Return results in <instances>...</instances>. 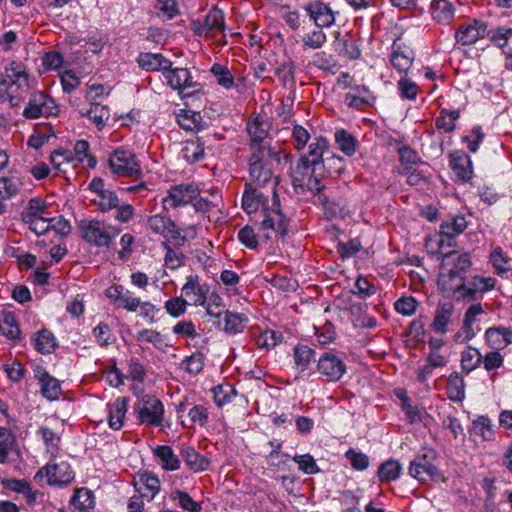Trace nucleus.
Returning a JSON list of instances; mask_svg holds the SVG:
<instances>
[{
    "mask_svg": "<svg viewBox=\"0 0 512 512\" xmlns=\"http://www.w3.org/2000/svg\"><path fill=\"white\" fill-rule=\"evenodd\" d=\"M20 181L16 177H0V199L6 201L19 193Z\"/></svg>",
    "mask_w": 512,
    "mask_h": 512,
    "instance_id": "obj_51",
    "label": "nucleus"
},
{
    "mask_svg": "<svg viewBox=\"0 0 512 512\" xmlns=\"http://www.w3.org/2000/svg\"><path fill=\"white\" fill-rule=\"evenodd\" d=\"M181 456L184 459L186 465L194 472L204 471L208 468V459L198 453L193 447H182Z\"/></svg>",
    "mask_w": 512,
    "mask_h": 512,
    "instance_id": "obj_30",
    "label": "nucleus"
},
{
    "mask_svg": "<svg viewBox=\"0 0 512 512\" xmlns=\"http://www.w3.org/2000/svg\"><path fill=\"white\" fill-rule=\"evenodd\" d=\"M242 207L248 213L252 214L261 209L262 220L260 229L264 232L266 239H271L270 232L279 234L282 237L287 235L288 219L280 210V201L278 195L273 192L272 206H266V197L262 192L256 189V186L247 184L242 197Z\"/></svg>",
    "mask_w": 512,
    "mask_h": 512,
    "instance_id": "obj_1",
    "label": "nucleus"
},
{
    "mask_svg": "<svg viewBox=\"0 0 512 512\" xmlns=\"http://www.w3.org/2000/svg\"><path fill=\"white\" fill-rule=\"evenodd\" d=\"M318 202L323 206L325 216L328 219H333L342 216L344 208L334 200H331L326 194H320Z\"/></svg>",
    "mask_w": 512,
    "mask_h": 512,
    "instance_id": "obj_55",
    "label": "nucleus"
},
{
    "mask_svg": "<svg viewBox=\"0 0 512 512\" xmlns=\"http://www.w3.org/2000/svg\"><path fill=\"white\" fill-rule=\"evenodd\" d=\"M163 76L167 80V84L175 89L181 90L184 88L192 87V77L187 68H165Z\"/></svg>",
    "mask_w": 512,
    "mask_h": 512,
    "instance_id": "obj_24",
    "label": "nucleus"
},
{
    "mask_svg": "<svg viewBox=\"0 0 512 512\" xmlns=\"http://www.w3.org/2000/svg\"><path fill=\"white\" fill-rule=\"evenodd\" d=\"M111 172L119 177L138 179L142 176L141 165L135 153L127 148H116L108 159Z\"/></svg>",
    "mask_w": 512,
    "mask_h": 512,
    "instance_id": "obj_5",
    "label": "nucleus"
},
{
    "mask_svg": "<svg viewBox=\"0 0 512 512\" xmlns=\"http://www.w3.org/2000/svg\"><path fill=\"white\" fill-rule=\"evenodd\" d=\"M345 457L350 461L355 470L363 471L369 466V458L362 452L350 448L346 451Z\"/></svg>",
    "mask_w": 512,
    "mask_h": 512,
    "instance_id": "obj_63",
    "label": "nucleus"
},
{
    "mask_svg": "<svg viewBox=\"0 0 512 512\" xmlns=\"http://www.w3.org/2000/svg\"><path fill=\"white\" fill-rule=\"evenodd\" d=\"M483 367L487 372L499 369L504 364V357L500 354L499 350H493L482 355Z\"/></svg>",
    "mask_w": 512,
    "mask_h": 512,
    "instance_id": "obj_61",
    "label": "nucleus"
},
{
    "mask_svg": "<svg viewBox=\"0 0 512 512\" xmlns=\"http://www.w3.org/2000/svg\"><path fill=\"white\" fill-rule=\"evenodd\" d=\"M450 167L457 179L468 182L473 175L472 161L469 155L463 151H455L450 154Z\"/></svg>",
    "mask_w": 512,
    "mask_h": 512,
    "instance_id": "obj_19",
    "label": "nucleus"
},
{
    "mask_svg": "<svg viewBox=\"0 0 512 512\" xmlns=\"http://www.w3.org/2000/svg\"><path fill=\"white\" fill-rule=\"evenodd\" d=\"M0 333L10 340H19L21 331L12 313L4 314L0 320Z\"/></svg>",
    "mask_w": 512,
    "mask_h": 512,
    "instance_id": "obj_46",
    "label": "nucleus"
},
{
    "mask_svg": "<svg viewBox=\"0 0 512 512\" xmlns=\"http://www.w3.org/2000/svg\"><path fill=\"white\" fill-rule=\"evenodd\" d=\"M430 14L438 24L448 25L455 16V7L449 0H432Z\"/></svg>",
    "mask_w": 512,
    "mask_h": 512,
    "instance_id": "obj_22",
    "label": "nucleus"
},
{
    "mask_svg": "<svg viewBox=\"0 0 512 512\" xmlns=\"http://www.w3.org/2000/svg\"><path fill=\"white\" fill-rule=\"evenodd\" d=\"M472 266V261L468 253H462L457 256L453 262V266L448 273L441 274V281L445 291L454 284H459L462 278L468 277V272Z\"/></svg>",
    "mask_w": 512,
    "mask_h": 512,
    "instance_id": "obj_14",
    "label": "nucleus"
},
{
    "mask_svg": "<svg viewBox=\"0 0 512 512\" xmlns=\"http://www.w3.org/2000/svg\"><path fill=\"white\" fill-rule=\"evenodd\" d=\"M314 356L315 351L307 345L298 344L293 349L294 363L301 372L308 368Z\"/></svg>",
    "mask_w": 512,
    "mask_h": 512,
    "instance_id": "obj_43",
    "label": "nucleus"
},
{
    "mask_svg": "<svg viewBox=\"0 0 512 512\" xmlns=\"http://www.w3.org/2000/svg\"><path fill=\"white\" fill-rule=\"evenodd\" d=\"M136 341L140 343H150L156 348H161L164 342L163 335L154 329H142L135 336Z\"/></svg>",
    "mask_w": 512,
    "mask_h": 512,
    "instance_id": "obj_57",
    "label": "nucleus"
},
{
    "mask_svg": "<svg viewBox=\"0 0 512 512\" xmlns=\"http://www.w3.org/2000/svg\"><path fill=\"white\" fill-rule=\"evenodd\" d=\"M154 454L161 460L162 468L168 471H175L180 467V460L168 445H159L155 448Z\"/></svg>",
    "mask_w": 512,
    "mask_h": 512,
    "instance_id": "obj_37",
    "label": "nucleus"
},
{
    "mask_svg": "<svg viewBox=\"0 0 512 512\" xmlns=\"http://www.w3.org/2000/svg\"><path fill=\"white\" fill-rule=\"evenodd\" d=\"M322 176V173H318V170L313 168L299 169V167H296L292 176V184L295 188H301L302 191L306 189L312 192L319 199V195L323 194L322 190L324 188L321 181Z\"/></svg>",
    "mask_w": 512,
    "mask_h": 512,
    "instance_id": "obj_11",
    "label": "nucleus"
},
{
    "mask_svg": "<svg viewBox=\"0 0 512 512\" xmlns=\"http://www.w3.org/2000/svg\"><path fill=\"white\" fill-rule=\"evenodd\" d=\"M397 88L402 98L407 100H415L417 98L419 87L414 81L401 77L397 83Z\"/></svg>",
    "mask_w": 512,
    "mask_h": 512,
    "instance_id": "obj_58",
    "label": "nucleus"
},
{
    "mask_svg": "<svg viewBox=\"0 0 512 512\" xmlns=\"http://www.w3.org/2000/svg\"><path fill=\"white\" fill-rule=\"evenodd\" d=\"M418 302L412 296H402L394 303L395 310L404 315L411 316L417 310Z\"/></svg>",
    "mask_w": 512,
    "mask_h": 512,
    "instance_id": "obj_60",
    "label": "nucleus"
},
{
    "mask_svg": "<svg viewBox=\"0 0 512 512\" xmlns=\"http://www.w3.org/2000/svg\"><path fill=\"white\" fill-rule=\"evenodd\" d=\"M183 294L191 300L194 306H205L208 288L199 283L198 276H189L182 287Z\"/></svg>",
    "mask_w": 512,
    "mask_h": 512,
    "instance_id": "obj_20",
    "label": "nucleus"
},
{
    "mask_svg": "<svg viewBox=\"0 0 512 512\" xmlns=\"http://www.w3.org/2000/svg\"><path fill=\"white\" fill-rule=\"evenodd\" d=\"M482 354L476 348L468 346L461 352V369L466 374L477 369L482 363Z\"/></svg>",
    "mask_w": 512,
    "mask_h": 512,
    "instance_id": "obj_39",
    "label": "nucleus"
},
{
    "mask_svg": "<svg viewBox=\"0 0 512 512\" xmlns=\"http://www.w3.org/2000/svg\"><path fill=\"white\" fill-rule=\"evenodd\" d=\"M134 411L140 424L161 426L164 419L162 401L154 395L142 394L134 405Z\"/></svg>",
    "mask_w": 512,
    "mask_h": 512,
    "instance_id": "obj_6",
    "label": "nucleus"
},
{
    "mask_svg": "<svg viewBox=\"0 0 512 512\" xmlns=\"http://www.w3.org/2000/svg\"><path fill=\"white\" fill-rule=\"evenodd\" d=\"M82 116L92 120L97 128L101 130L106 125V122L110 117V111L106 106L99 103H92L90 108L86 112L82 113Z\"/></svg>",
    "mask_w": 512,
    "mask_h": 512,
    "instance_id": "obj_42",
    "label": "nucleus"
},
{
    "mask_svg": "<svg viewBox=\"0 0 512 512\" xmlns=\"http://www.w3.org/2000/svg\"><path fill=\"white\" fill-rule=\"evenodd\" d=\"M79 230L87 243L106 248L110 247L113 239L121 232V229L96 219L81 220Z\"/></svg>",
    "mask_w": 512,
    "mask_h": 512,
    "instance_id": "obj_3",
    "label": "nucleus"
},
{
    "mask_svg": "<svg viewBox=\"0 0 512 512\" xmlns=\"http://www.w3.org/2000/svg\"><path fill=\"white\" fill-rule=\"evenodd\" d=\"M335 141L339 149L348 156L355 154L357 150V140L346 130H338L335 132Z\"/></svg>",
    "mask_w": 512,
    "mask_h": 512,
    "instance_id": "obj_49",
    "label": "nucleus"
},
{
    "mask_svg": "<svg viewBox=\"0 0 512 512\" xmlns=\"http://www.w3.org/2000/svg\"><path fill=\"white\" fill-rule=\"evenodd\" d=\"M460 281L462 282L448 287V292L455 294L458 299L468 301L478 300L484 292L492 290L496 284L495 278L480 275H469Z\"/></svg>",
    "mask_w": 512,
    "mask_h": 512,
    "instance_id": "obj_4",
    "label": "nucleus"
},
{
    "mask_svg": "<svg viewBox=\"0 0 512 512\" xmlns=\"http://www.w3.org/2000/svg\"><path fill=\"white\" fill-rule=\"evenodd\" d=\"M57 114L58 107L54 99L42 91H37L30 95L29 101L22 113L26 119H37Z\"/></svg>",
    "mask_w": 512,
    "mask_h": 512,
    "instance_id": "obj_7",
    "label": "nucleus"
},
{
    "mask_svg": "<svg viewBox=\"0 0 512 512\" xmlns=\"http://www.w3.org/2000/svg\"><path fill=\"white\" fill-rule=\"evenodd\" d=\"M206 313L214 318L219 319L222 314L224 315V302L223 299L216 293L207 296Z\"/></svg>",
    "mask_w": 512,
    "mask_h": 512,
    "instance_id": "obj_59",
    "label": "nucleus"
},
{
    "mask_svg": "<svg viewBox=\"0 0 512 512\" xmlns=\"http://www.w3.org/2000/svg\"><path fill=\"white\" fill-rule=\"evenodd\" d=\"M401 471V464L397 460L389 459L380 465L377 474L381 482H391L400 476Z\"/></svg>",
    "mask_w": 512,
    "mask_h": 512,
    "instance_id": "obj_45",
    "label": "nucleus"
},
{
    "mask_svg": "<svg viewBox=\"0 0 512 512\" xmlns=\"http://www.w3.org/2000/svg\"><path fill=\"white\" fill-rule=\"evenodd\" d=\"M224 26V13L214 7L208 11L203 22L198 23L195 32L206 37L214 36L218 32H223Z\"/></svg>",
    "mask_w": 512,
    "mask_h": 512,
    "instance_id": "obj_18",
    "label": "nucleus"
},
{
    "mask_svg": "<svg viewBox=\"0 0 512 512\" xmlns=\"http://www.w3.org/2000/svg\"><path fill=\"white\" fill-rule=\"evenodd\" d=\"M280 161L279 153L270 144L253 145L249 158L250 182L247 184L261 187L273 182L275 186L277 177L274 170Z\"/></svg>",
    "mask_w": 512,
    "mask_h": 512,
    "instance_id": "obj_2",
    "label": "nucleus"
},
{
    "mask_svg": "<svg viewBox=\"0 0 512 512\" xmlns=\"http://www.w3.org/2000/svg\"><path fill=\"white\" fill-rule=\"evenodd\" d=\"M446 391L448 398L453 402H462L465 398V381L458 373L453 372L449 375Z\"/></svg>",
    "mask_w": 512,
    "mask_h": 512,
    "instance_id": "obj_31",
    "label": "nucleus"
},
{
    "mask_svg": "<svg viewBox=\"0 0 512 512\" xmlns=\"http://www.w3.org/2000/svg\"><path fill=\"white\" fill-rule=\"evenodd\" d=\"M247 132L250 136V150L253 145L269 144L265 141L268 135V124L256 118L247 125Z\"/></svg>",
    "mask_w": 512,
    "mask_h": 512,
    "instance_id": "obj_35",
    "label": "nucleus"
},
{
    "mask_svg": "<svg viewBox=\"0 0 512 512\" xmlns=\"http://www.w3.org/2000/svg\"><path fill=\"white\" fill-rule=\"evenodd\" d=\"M335 49L340 55L351 60H356L361 55V50L359 49L357 41L351 37H340L339 33L336 35Z\"/></svg>",
    "mask_w": 512,
    "mask_h": 512,
    "instance_id": "obj_34",
    "label": "nucleus"
},
{
    "mask_svg": "<svg viewBox=\"0 0 512 512\" xmlns=\"http://www.w3.org/2000/svg\"><path fill=\"white\" fill-rule=\"evenodd\" d=\"M149 228L157 234L164 237L170 236L173 240L185 242L186 237L182 235V230L173 220L161 214H156L148 219Z\"/></svg>",
    "mask_w": 512,
    "mask_h": 512,
    "instance_id": "obj_15",
    "label": "nucleus"
},
{
    "mask_svg": "<svg viewBox=\"0 0 512 512\" xmlns=\"http://www.w3.org/2000/svg\"><path fill=\"white\" fill-rule=\"evenodd\" d=\"M182 154L188 162H198L204 157V143L200 139L187 141L182 149Z\"/></svg>",
    "mask_w": 512,
    "mask_h": 512,
    "instance_id": "obj_48",
    "label": "nucleus"
},
{
    "mask_svg": "<svg viewBox=\"0 0 512 512\" xmlns=\"http://www.w3.org/2000/svg\"><path fill=\"white\" fill-rule=\"evenodd\" d=\"M280 337L281 335L277 334L275 331L267 329L256 337V344L258 348L270 349L277 345Z\"/></svg>",
    "mask_w": 512,
    "mask_h": 512,
    "instance_id": "obj_64",
    "label": "nucleus"
},
{
    "mask_svg": "<svg viewBox=\"0 0 512 512\" xmlns=\"http://www.w3.org/2000/svg\"><path fill=\"white\" fill-rule=\"evenodd\" d=\"M34 347L42 353H52L56 348V340L52 332L43 329L35 334Z\"/></svg>",
    "mask_w": 512,
    "mask_h": 512,
    "instance_id": "obj_44",
    "label": "nucleus"
},
{
    "mask_svg": "<svg viewBox=\"0 0 512 512\" xmlns=\"http://www.w3.org/2000/svg\"><path fill=\"white\" fill-rule=\"evenodd\" d=\"M47 213V204L40 197L31 198L21 212V220L28 224L37 218H42Z\"/></svg>",
    "mask_w": 512,
    "mask_h": 512,
    "instance_id": "obj_29",
    "label": "nucleus"
},
{
    "mask_svg": "<svg viewBox=\"0 0 512 512\" xmlns=\"http://www.w3.org/2000/svg\"><path fill=\"white\" fill-rule=\"evenodd\" d=\"M490 261L498 275H503L509 270L507 267L509 258L503 254L500 247H497L492 251L490 254Z\"/></svg>",
    "mask_w": 512,
    "mask_h": 512,
    "instance_id": "obj_62",
    "label": "nucleus"
},
{
    "mask_svg": "<svg viewBox=\"0 0 512 512\" xmlns=\"http://www.w3.org/2000/svg\"><path fill=\"white\" fill-rule=\"evenodd\" d=\"M139 66L147 71H165V68H170L172 62L166 59L162 54L141 53L137 59Z\"/></svg>",
    "mask_w": 512,
    "mask_h": 512,
    "instance_id": "obj_28",
    "label": "nucleus"
},
{
    "mask_svg": "<svg viewBox=\"0 0 512 512\" xmlns=\"http://www.w3.org/2000/svg\"><path fill=\"white\" fill-rule=\"evenodd\" d=\"M486 28V24L479 20L460 25L455 33L456 42L463 46L472 45L478 39L484 37Z\"/></svg>",
    "mask_w": 512,
    "mask_h": 512,
    "instance_id": "obj_17",
    "label": "nucleus"
},
{
    "mask_svg": "<svg viewBox=\"0 0 512 512\" xmlns=\"http://www.w3.org/2000/svg\"><path fill=\"white\" fill-rule=\"evenodd\" d=\"M137 491L144 497L152 500L160 490V482L158 478L149 472L138 475V479L134 482Z\"/></svg>",
    "mask_w": 512,
    "mask_h": 512,
    "instance_id": "obj_26",
    "label": "nucleus"
},
{
    "mask_svg": "<svg viewBox=\"0 0 512 512\" xmlns=\"http://www.w3.org/2000/svg\"><path fill=\"white\" fill-rule=\"evenodd\" d=\"M328 152V141L324 137L316 138L308 148V153L303 155L296 167L299 169L320 170V164L325 166L324 155Z\"/></svg>",
    "mask_w": 512,
    "mask_h": 512,
    "instance_id": "obj_12",
    "label": "nucleus"
},
{
    "mask_svg": "<svg viewBox=\"0 0 512 512\" xmlns=\"http://www.w3.org/2000/svg\"><path fill=\"white\" fill-rule=\"evenodd\" d=\"M128 407V398H117L109 406L108 422L109 426L114 430H119L123 427L125 414Z\"/></svg>",
    "mask_w": 512,
    "mask_h": 512,
    "instance_id": "obj_27",
    "label": "nucleus"
},
{
    "mask_svg": "<svg viewBox=\"0 0 512 512\" xmlns=\"http://www.w3.org/2000/svg\"><path fill=\"white\" fill-rule=\"evenodd\" d=\"M409 474L422 483L442 478L440 471L431 462L428 454L417 455L413 459L410 463Z\"/></svg>",
    "mask_w": 512,
    "mask_h": 512,
    "instance_id": "obj_13",
    "label": "nucleus"
},
{
    "mask_svg": "<svg viewBox=\"0 0 512 512\" xmlns=\"http://www.w3.org/2000/svg\"><path fill=\"white\" fill-rule=\"evenodd\" d=\"M177 122L182 129L187 131H199L204 128L200 113L191 110H182L177 115Z\"/></svg>",
    "mask_w": 512,
    "mask_h": 512,
    "instance_id": "obj_36",
    "label": "nucleus"
},
{
    "mask_svg": "<svg viewBox=\"0 0 512 512\" xmlns=\"http://www.w3.org/2000/svg\"><path fill=\"white\" fill-rule=\"evenodd\" d=\"M171 499L178 501L179 506L189 512H199L201 505L194 501L190 495L184 491L176 490L171 493Z\"/></svg>",
    "mask_w": 512,
    "mask_h": 512,
    "instance_id": "obj_56",
    "label": "nucleus"
},
{
    "mask_svg": "<svg viewBox=\"0 0 512 512\" xmlns=\"http://www.w3.org/2000/svg\"><path fill=\"white\" fill-rule=\"evenodd\" d=\"M304 9L318 28L330 27L335 23L334 12L320 0L309 2Z\"/></svg>",
    "mask_w": 512,
    "mask_h": 512,
    "instance_id": "obj_16",
    "label": "nucleus"
},
{
    "mask_svg": "<svg viewBox=\"0 0 512 512\" xmlns=\"http://www.w3.org/2000/svg\"><path fill=\"white\" fill-rule=\"evenodd\" d=\"M9 82L8 102L11 107H17L25 99L29 89L28 78H17Z\"/></svg>",
    "mask_w": 512,
    "mask_h": 512,
    "instance_id": "obj_32",
    "label": "nucleus"
},
{
    "mask_svg": "<svg viewBox=\"0 0 512 512\" xmlns=\"http://www.w3.org/2000/svg\"><path fill=\"white\" fill-rule=\"evenodd\" d=\"M199 195V189L193 184H179L170 187L168 195L163 198L164 210L176 209L192 203Z\"/></svg>",
    "mask_w": 512,
    "mask_h": 512,
    "instance_id": "obj_9",
    "label": "nucleus"
},
{
    "mask_svg": "<svg viewBox=\"0 0 512 512\" xmlns=\"http://www.w3.org/2000/svg\"><path fill=\"white\" fill-rule=\"evenodd\" d=\"M47 478V484L53 486H65L74 479V473L70 465L61 461L59 463H48L42 467L36 474L35 480Z\"/></svg>",
    "mask_w": 512,
    "mask_h": 512,
    "instance_id": "obj_8",
    "label": "nucleus"
},
{
    "mask_svg": "<svg viewBox=\"0 0 512 512\" xmlns=\"http://www.w3.org/2000/svg\"><path fill=\"white\" fill-rule=\"evenodd\" d=\"M485 340L491 348L495 350L503 349L512 344V328L489 327L485 332Z\"/></svg>",
    "mask_w": 512,
    "mask_h": 512,
    "instance_id": "obj_21",
    "label": "nucleus"
},
{
    "mask_svg": "<svg viewBox=\"0 0 512 512\" xmlns=\"http://www.w3.org/2000/svg\"><path fill=\"white\" fill-rule=\"evenodd\" d=\"M301 41L305 48L317 50L324 46L327 41V36L322 31V28L317 27V29L305 33Z\"/></svg>",
    "mask_w": 512,
    "mask_h": 512,
    "instance_id": "obj_50",
    "label": "nucleus"
},
{
    "mask_svg": "<svg viewBox=\"0 0 512 512\" xmlns=\"http://www.w3.org/2000/svg\"><path fill=\"white\" fill-rule=\"evenodd\" d=\"M210 71L216 78L218 85L226 89H230L234 86V77L226 66L214 63Z\"/></svg>",
    "mask_w": 512,
    "mask_h": 512,
    "instance_id": "obj_52",
    "label": "nucleus"
},
{
    "mask_svg": "<svg viewBox=\"0 0 512 512\" xmlns=\"http://www.w3.org/2000/svg\"><path fill=\"white\" fill-rule=\"evenodd\" d=\"M414 61V54L409 49H403L396 43L392 46L390 54V63L393 68L400 74H406L411 68Z\"/></svg>",
    "mask_w": 512,
    "mask_h": 512,
    "instance_id": "obj_23",
    "label": "nucleus"
},
{
    "mask_svg": "<svg viewBox=\"0 0 512 512\" xmlns=\"http://www.w3.org/2000/svg\"><path fill=\"white\" fill-rule=\"evenodd\" d=\"M247 318L240 313L231 312L226 310L224 312V326L223 331L228 334H237L243 331L245 327V321Z\"/></svg>",
    "mask_w": 512,
    "mask_h": 512,
    "instance_id": "obj_41",
    "label": "nucleus"
},
{
    "mask_svg": "<svg viewBox=\"0 0 512 512\" xmlns=\"http://www.w3.org/2000/svg\"><path fill=\"white\" fill-rule=\"evenodd\" d=\"M454 311L452 303H440L435 311L434 319L431 323V328L435 333L445 334L448 331V325Z\"/></svg>",
    "mask_w": 512,
    "mask_h": 512,
    "instance_id": "obj_25",
    "label": "nucleus"
},
{
    "mask_svg": "<svg viewBox=\"0 0 512 512\" xmlns=\"http://www.w3.org/2000/svg\"><path fill=\"white\" fill-rule=\"evenodd\" d=\"M316 369L325 381L336 382L346 372V364L337 355L325 352L318 359Z\"/></svg>",
    "mask_w": 512,
    "mask_h": 512,
    "instance_id": "obj_10",
    "label": "nucleus"
},
{
    "mask_svg": "<svg viewBox=\"0 0 512 512\" xmlns=\"http://www.w3.org/2000/svg\"><path fill=\"white\" fill-rule=\"evenodd\" d=\"M38 433L41 435L42 440L46 446V452L49 453L52 457H56L60 450V436L47 427H41Z\"/></svg>",
    "mask_w": 512,
    "mask_h": 512,
    "instance_id": "obj_47",
    "label": "nucleus"
},
{
    "mask_svg": "<svg viewBox=\"0 0 512 512\" xmlns=\"http://www.w3.org/2000/svg\"><path fill=\"white\" fill-rule=\"evenodd\" d=\"M71 504L78 512H89L94 507L95 498L89 489L80 488L75 491Z\"/></svg>",
    "mask_w": 512,
    "mask_h": 512,
    "instance_id": "obj_38",
    "label": "nucleus"
},
{
    "mask_svg": "<svg viewBox=\"0 0 512 512\" xmlns=\"http://www.w3.org/2000/svg\"><path fill=\"white\" fill-rule=\"evenodd\" d=\"M74 153L77 159L84 163L86 162L89 168H95L97 159L89 152V143L86 140H78L74 145Z\"/></svg>",
    "mask_w": 512,
    "mask_h": 512,
    "instance_id": "obj_53",
    "label": "nucleus"
},
{
    "mask_svg": "<svg viewBox=\"0 0 512 512\" xmlns=\"http://www.w3.org/2000/svg\"><path fill=\"white\" fill-rule=\"evenodd\" d=\"M467 227V221L464 216H456L450 221L443 222L440 226L441 242L444 238L449 241L461 234Z\"/></svg>",
    "mask_w": 512,
    "mask_h": 512,
    "instance_id": "obj_33",
    "label": "nucleus"
},
{
    "mask_svg": "<svg viewBox=\"0 0 512 512\" xmlns=\"http://www.w3.org/2000/svg\"><path fill=\"white\" fill-rule=\"evenodd\" d=\"M94 202L102 212H106L118 207L119 198L114 191L106 189L97 196Z\"/></svg>",
    "mask_w": 512,
    "mask_h": 512,
    "instance_id": "obj_54",
    "label": "nucleus"
},
{
    "mask_svg": "<svg viewBox=\"0 0 512 512\" xmlns=\"http://www.w3.org/2000/svg\"><path fill=\"white\" fill-rule=\"evenodd\" d=\"M39 381L41 383V393L46 399L52 401L59 398L61 387L57 379L51 377L47 372H43Z\"/></svg>",
    "mask_w": 512,
    "mask_h": 512,
    "instance_id": "obj_40",
    "label": "nucleus"
}]
</instances>
